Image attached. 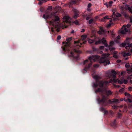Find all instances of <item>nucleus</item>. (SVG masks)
I'll list each match as a JSON object with an SVG mask.
<instances>
[{
	"label": "nucleus",
	"instance_id": "obj_1",
	"mask_svg": "<svg viewBox=\"0 0 132 132\" xmlns=\"http://www.w3.org/2000/svg\"><path fill=\"white\" fill-rule=\"evenodd\" d=\"M93 78L96 80V82L93 84V86L96 88L99 86L100 88H98L95 90L96 93H99L102 96V98L98 97L97 101L98 104L101 105L103 107L100 108V110L104 113V115H106L107 111L103 106L107 105V81H99L100 77L97 75H94Z\"/></svg>",
	"mask_w": 132,
	"mask_h": 132
},
{
	"label": "nucleus",
	"instance_id": "obj_2",
	"mask_svg": "<svg viewBox=\"0 0 132 132\" xmlns=\"http://www.w3.org/2000/svg\"><path fill=\"white\" fill-rule=\"evenodd\" d=\"M52 9V7L49 6L45 14L43 15V18L46 20L51 19V20L49 21V23L52 26L51 28L52 31L54 32L56 31L58 32L60 30V18L58 16L56 15L55 12L52 13L51 12Z\"/></svg>",
	"mask_w": 132,
	"mask_h": 132
},
{
	"label": "nucleus",
	"instance_id": "obj_3",
	"mask_svg": "<svg viewBox=\"0 0 132 132\" xmlns=\"http://www.w3.org/2000/svg\"><path fill=\"white\" fill-rule=\"evenodd\" d=\"M98 60L100 63H105V65L107 64V53L103 54L102 57L95 55H93L90 56L88 60L87 59L84 61L83 65H85V67L82 71L84 73H85L89 70L92 65L93 62Z\"/></svg>",
	"mask_w": 132,
	"mask_h": 132
},
{
	"label": "nucleus",
	"instance_id": "obj_4",
	"mask_svg": "<svg viewBox=\"0 0 132 132\" xmlns=\"http://www.w3.org/2000/svg\"><path fill=\"white\" fill-rule=\"evenodd\" d=\"M117 73L114 70H112L111 71V73L110 75V77L109 78L110 79L109 81V82L111 83L112 82H117L119 83L120 81V80L119 79H117L116 80L115 79L116 77V75Z\"/></svg>",
	"mask_w": 132,
	"mask_h": 132
},
{
	"label": "nucleus",
	"instance_id": "obj_5",
	"mask_svg": "<svg viewBox=\"0 0 132 132\" xmlns=\"http://www.w3.org/2000/svg\"><path fill=\"white\" fill-rule=\"evenodd\" d=\"M72 40V38L69 37L68 38H67L66 39V40L67 42H66V44L65 46V47H62V48L64 52H66L67 51H68L69 52L70 51L68 48L67 47V46H68L69 47H70V41Z\"/></svg>",
	"mask_w": 132,
	"mask_h": 132
},
{
	"label": "nucleus",
	"instance_id": "obj_6",
	"mask_svg": "<svg viewBox=\"0 0 132 132\" xmlns=\"http://www.w3.org/2000/svg\"><path fill=\"white\" fill-rule=\"evenodd\" d=\"M122 29L120 31V33L122 34H126L129 35L130 34V31L129 30H128L126 28L125 25H123L121 28Z\"/></svg>",
	"mask_w": 132,
	"mask_h": 132
},
{
	"label": "nucleus",
	"instance_id": "obj_7",
	"mask_svg": "<svg viewBox=\"0 0 132 132\" xmlns=\"http://www.w3.org/2000/svg\"><path fill=\"white\" fill-rule=\"evenodd\" d=\"M104 44V46L106 47H107V41L104 38H103L99 40L98 41L95 42V44L96 45L101 43Z\"/></svg>",
	"mask_w": 132,
	"mask_h": 132
},
{
	"label": "nucleus",
	"instance_id": "obj_8",
	"mask_svg": "<svg viewBox=\"0 0 132 132\" xmlns=\"http://www.w3.org/2000/svg\"><path fill=\"white\" fill-rule=\"evenodd\" d=\"M87 42L86 41H83L82 43H80L79 41H74V44H76V45L77 47V48H78L81 47V45L82 44H86Z\"/></svg>",
	"mask_w": 132,
	"mask_h": 132
},
{
	"label": "nucleus",
	"instance_id": "obj_9",
	"mask_svg": "<svg viewBox=\"0 0 132 132\" xmlns=\"http://www.w3.org/2000/svg\"><path fill=\"white\" fill-rule=\"evenodd\" d=\"M76 2L74 0H71L68 4L67 6L69 7H72L73 5L75 4Z\"/></svg>",
	"mask_w": 132,
	"mask_h": 132
},
{
	"label": "nucleus",
	"instance_id": "obj_10",
	"mask_svg": "<svg viewBox=\"0 0 132 132\" xmlns=\"http://www.w3.org/2000/svg\"><path fill=\"white\" fill-rule=\"evenodd\" d=\"M97 32L101 35L104 34L105 33V31L103 28L101 27L100 28L99 30Z\"/></svg>",
	"mask_w": 132,
	"mask_h": 132
},
{
	"label": "nucleus",
	"instance_id": "obj_11",
	"mask_svg": "<svg viewBox=\"0 0 132 132\" xmlns=\"http://www.w3.org/2000/svg\"><path fill=\"white\" fill-rule=\"evenodd\" d=\"M119 103V100L117 99H114L112 100H109L108 101V103Z\"/></svg>",
	"mask_w": 132,
	"mask_h": 132
},
{
	"label": "nucleus",
	"instance_id": "obj_12",
	"mask_svg": "<svg viewBox=\"0 0 132 132\" xmlns=\"http://www.w3.org/2000/svg\"><path fill=\"white\" fill-rule=\"evenodd\" d=\"M74 14L73 18L75 19H76L79 16V12L77 10H75L74 11Z\"/></svg>",
	"mask_w": 132,
	"mask_h": 132
},
{
	"label": "nucleus",
	"instance_id": "obj_13",
	"mask_svg": "<svg viewBox=\"0 0 132 132\" xmlns=\"http://www.w3.org/2000/svg\"><path fill=\"white\" fill-rule=\"evenodd\" d=\"M109 49L110 50V51L112 54H116L118 52L114 51L115 49V48L114 47H109Z\"/></svg>",
	"mask_w": 132,
	"mask_h": 132
},
{
	"label": "nucleus",
	"instance_id": "obj_14",
	"mask_svg": "<svg viewBox=\"0 0 132 132\" xmlns=\"http://www.w3.org/2000/svg\"><path fill=\"white\" fill-rule=\"evenodd\" d=\"M108 33L109 36H111L113 38L115 36V34L113 30L112 31H108Z\"/></svg>",
	"mask_w": 132,
	"mask_h": 132
},
{
	"label": "nucleus",
	"instance_id": "obj_15",
	"mask_svg": "<svg viewBox=\"0 0 132 132\" xmlns=\"http://www.w3.org/2000/svg\"><path fill=\"white\" fill-rule=\"evenodd\" d=\"M125 4V9L126 10L128 9L130 13H132V10H131V8L129 7V5L126 4Z\"/></svg>",
	"mask_w": 132,
	"mask_h": 132
},
{
	"label": "nucleus",
	"instance_id": "obj_16",
	"mask_svg": "<svg viewBox=\"0 0 132 132\" xmlns=\"http://www.w3.org/2000/svg\"><path fill=\"white\" fill-rule=\"evenodd\" d=\"M97 49L94 47H92V50L90 51V53H94L97 52Z\"/></svg>",
	"mask_w": 132,
	"mask_h": 132
},
{
	"label": "nucleus",
	"instance_id": "obj_17",
	"mask_svg": "<svg viewBox=\"0 0 132 132\" xmlns=\"http://www.w3.org/2000/svg\"><path fill=\"white\" fill-rule=\"evenodd\" d=\"M39 1L38 4L39 5H41L43 3L47 2V0H37Z\"/></svg>",
	"mask_w": 132,
	"mask_h": 132
},
{
	"label": "nucleus",
	"instance_id": "obj_18",
	"mask_svg": "<svg viewBox=\"0 0 132 132\" xmlns=\"http://www.w3.org/2000/svg\"><path fill=\"white\" fill-rule=\"evenodd\" d=\"M111 124L112 126H115L116 125V120H115L113 122H112Z\"/></svg>",
	"mask_w": 132,
	"mask_h": 132
},
{
	"label": "nucleus",
	"instance_id": "obj_19",
	"mask_svg": "<svg viewBox=\"0 0 132 132\" xmlns=\"http://www.w3.org/2000/svg\"><path fill=\"white\" fill-rule=\"evenodd\" d=\"M114 44V42L113 41H111L109 45L108 46V47H110V46H112Z\"/></svg>",
	"mask_w": 132,
	"mask_h": 132
},
{
	"label": "nucleus",
	"instance_id": "obj_20",
	"mask_svg": "<svg viewBox=\"0 0 132 132\" xmlns=\"http://www.w3.org/2000/svg\"><path fill=\"white\" fill-rule=\"evenodd\" d=\"M107 20V15H106L104 17L101 19V21L103 22H106V20Z\"/></svg>",
	"mask_w": 132,
	"mask_h": 132
},
{
	"label": "nucleus",
	"instance_id": "obj_21",
	"mask_svg": "<svg viewBox=\"0 0 132 132\" xmlns=\"http://www.w3.org/2000/svg\"><path fill=\"white\" fill-rule=\"evenodd\" d=\"M95 41V40L92 39H88V42L90 44H92Z\"/></svg>",
	"mask_w": 132,
	"mask_h": 132
},
{
	"label": "nucleus",
	"instance_id": "obj_22",
	"mask_svg": "<svg viewBox=\"0 0 132 132\" xmlns=\"http://www.w3.org/2000/svg\"><path fill=\"white\" fill-rule=\"evenodd\" d=\"M74 51L75 53L78 54H80L81 53V52L79 50H78L75 49L74 50Z\"/></svg>",
	"mask_w": 132,
	"mask_h": 132
},
{
	"label": "nucleus",
	"instance_id": "obj_23",
	"mask_svg": "<svg viewBox=\"0 0 132 132\" xmlns=\"http://www.w3.org/2000/svg\"><path fill=\"white\" fill-rule=\"evenodd\" d=\"M118 107V106H116L115 105H114L112 106V108L113 109L117 110Z\"/></svg>",
	"mask_w": 132,
	"mask_h": 132
},
{
	"label": "nucleus",
	"instance_id": "obj_24",
	"mask_svg": "<svg viewBox=\"0 0 132 132\" xmlns=\"http://www.w3.org/2000/svg\"><path fill=\"white\" fill-rule=\"evenodd\" d=\"M70 54L71 57H75L74 55V52L72 51L70 52Z\"/></svg>",
	"mask_w": 132,
	"mask_h": 132
},
{
	"label": "nucleus",
	"instance_id": "obj_25",
	"mask_svg": "<svg viewBox=\"0 0 132 132\" xmlns=\"http://www.w3.org/2000/svg\"><path fill=\"white\" fill-rule=\"evenodd\" d=\"M112 92L110 90H108V96L112 95Z\"/></svg>",
	"mask_w": 132,
	"mask_h": 132
},
{
	"label": "nucleus",
	"instance_id": "obj_26",
	"mask_svg": "<svg viewBox=\"0 0 132 132\" xmlns=\"http://www.w3.org/2000/svg\"><path fill=\"white\" fill-rule=\"evenodd\" d=\"M125 67L127 68H128L130 67V65L129 63H128L125 64Z\"/></svg>",
	"mask_w": 132,
	"mask_h": 132
},
{
	"label": "nucleus",
	"instance_id": "obj_27",
	"mask_svg": "<svg viewBox=\"0 0 132 132\" xmlns=\"http://www.w3.org/2000/svg\"><path fill=\"white\" fill-rule=\"evenodd\" d=\"M116 17H121V15L119 13H117L116 14Z\"/></svg>",
	"mask_w": 132,
	"mask_h": 132
},
{
	"label": "nucleus",
	"instance_id": "obj_28",
	"mask_svg": "<svg viewBox=\"0 0 132 132\" xmlns=\"http://www.w3.org/2000/svg\"><path fill=\"white\" fill-rule=\"evenodd\" d=\"M125 95L126 96H127L128 97H130V95L127 92H125Z\"/></svg>",
	"mask_w": 132,
	"mask_h": 132
},
{
	"label": "nucleus",
	"instance_id": "obj_29",
	"mask_svg": "<svg viewBox=\"0 0 132 132\" xmlns=\"http://www.w3.org/2000/svg\"><path fill=\"white\" fill-rule=\"evenodd\" d=\"M124 5H123L122 6H121L120 7V9L122 11L125 8H124Z\"/></svg>",
	"mask_w": 132,
	"mask_h": 132
},
{
	"label": "nucleus",
	"instance_id": "obj_30",
	"mask_svg": "<svg viewBox=\"0 0 132 132\" xmlns=\"http://www.w3.org/2000/svg\"><path fill=\"white\" fill-rule=\"evenodd\" d=\"M122 116V114L120 113H118V117L120 118Z\"/></svg>",
	"mask_w": 132,
	"mask_h": 132
},
{
	"label": "nucleus",
	"instance_id": "obj_31",
	"mask_svg": "<svg viewBox=\"0 0 132 132\" xmlns=\"http://www.w3.org/2000/svg\"><path fill=\"white\" fill-rule=\"evenodd\" d=\"M93 21V19H91L90 20L88 21L89 24H92Z\"/></svg>",
	"mask_w": 132,
	"mask_h": 132
},
{
	"label": "nucleus",
	"instance_id": "obj_32",
	"mask_svg": "<svg viewBox=\"0 0 132 132\" xmlns=\"http://www.w3.org/2000/svg\"><path fill=\"white\" fill-rule=\"evenodd\" d=\"M128 46H126L125 48L127 49H129L130 48L129 44V43L127 44Z\"/></svg>",
	"mask_w": 132,
	"mask_h": 132
},
{
	"label": "nucleus",
	"instance_id": "obj_33",
	"mask_svg": "<svg viewBox=\"0 0 132 132\" xmlns=\"http://www.w3.org/2000/svg\"><path fill=\"white\" fill-rule=\"evenodd\" d=\"M74 23L77 25H78L79 24V23L78 21L77 20H76L74 22Z\"/></svg>",
	"mask_w": 132,
	"mask_h": 132
},
{
	"label": "nucleus",
	"instance_id": "obj_34",
	"mask_svg": "<svg viewBox=\"0 0 132 132\" xmlns=\"http://www.w3.org/2000/svg\"><path fill=\"white\" fill-rule=\"evenodd\" d=\"M126 45V44L122 43L121 44V46L122 47H124Z\"/></svg>",
	"mask_w": 132,
	"mask_h": 132
},
{
	"label": "nucleus",
	"instance_id": "obj_35",
	"mask_svg": "<svg viewBox=\"0 0 132 132\" xmlns=\"http://www.w3.org/2000/svg\"><path fill=\"white\" fill-rule=\"evenodd\" d=\"M109 113L112 116H113V114H114V113L113 112V111L111 110H110Z\"/></svg>",
	"mask_w": 132,
	"mask_h": 132
},
{
	"label": "nucleus",
	"instance_id": "obj_36",
	"mask_svg": "<svg viewBox=\"0 0 132 132\" xmlns=\"http://www.w3.org/2000/svg\"><path fill=\"white\" fill-rule=\"evenodd\" d=\"M99 66V65L98 64H96L94 65V67L95 68H97Z\"/></svg>",
	"mask_w": 132,
	"mask_h": 132
},
{
	"label": "nucleus",
	"instance_id": "obj_37",
	"mask_svg": "<svg viewBox=\"0 0 132 132\" xmlns=\"http://www.w3.org/2000/svg\"><path fill=\"white\" fill-rule=\"evenodd\" d=\"M123 81L122 79H121L120 80V81L119 82V83L121 84H122L123 83Z\"/></svg>",
	"mask_w": 132,
	"mask_h": 132
},
{
	"label": "nucleus",
	"instance_id": "obj_38",
	"mask_svg": "<svg viewBox=\"0 0 132 132\" xmlns=\"http://www.w3.org/2000/svg\"><path fill=\"white\" fill-rule=\"evenodd\" d=\"M113 54V57L116 58V59L118 58V57L116 55V54Z\"/></svg>",
	"mask_w": 132,
	"mask_h": 132
},
{
	"label": "nucleus",
	"instance_id": "obj_39",
	"mask_svg": "<svg viewBox=\"0 0 132 132\" xmlns=\"http://www.w3.org/2000/svg\"><path fill=\"white\" fill-rule=\"evenodd\" d=\"M127 82L128 81L126 79H124L123 81V82L125 84H126L127 83Z\"/></svg>",
	"mask_w": 132,
	"mask_h": 132
},
{
	"label": "nucleus",
	"instance_id": "obj_40",
	"mask_svg": "<svg viewBox=\"0 0 132 132\" xmlns=\"http://www.w3.org/2000/svg\"><path fill=\"white\" fill-rule=\"evenodd\" d=\"M61 38V36L60 35H59L57 37V40H59Z\"/></svg>",
	"mask_w": 132,
	"mask_h": 132
},
{
	"label": "nucleus",
	"instance_id": "obj_41",
	"mask_svg": "<svg viewBox=\"0 0 132 132\" xmlns=\"http://www.w3.org/2000/svg\"><path fill=\"white\" fill-rule=\"evenodd\" d=\"M92 5V4L90 3H89L87 7L88 8H89Z\"/></svg>",
	"mask_w": 132,
	"mask_h": 132
},
{
	"label": "nucleus",
	"instance_id": "obj_42",
	"mask_svg": "<svg viewBox=\"0 0 132 132\" xmlns=\"http://www.w3.org/2000/svg\"><path fill=\"white\" fill-rule=\"evenodd\" d=\"M104 48V46H101L100 47V49L101 50L103 49Z\"/></svg>",
	"mask_w": 132,
	"mask_h": 132
},
{
	"label": "nucleus",
	"instance_id": "obj_43",
	"mask_svg": "<svg viewBox=\"0 0 132 132\" xmlns=\"http://www.w3.org/2000/svg\"><path fill=\"white\" fill-rule=\"evenodd\" d=\"M122 54L123 55V57H126V56H127V55H126V53H122Z\"/></svg>",
	"mask_w": 132,
	"mask_h": 132
},
{
	"label": "nucleus",
	"instance_id": "obj_44",
	"mask_svg": "<svg viewBox=\"0 0 132 132\" xmlns=\"http://www.w3.org/2000/svg\"><path fill=\"white\" fill-rule=\"evenodd\" d=\"M128 90L129 91H131L132 90V87H129L128 88Z\"/></svg>",
	"mask_w": 132,
	"mask_h": 132
},
{
	"label": "nucleus",
	"instance_id": "obj_45",
	"mask_svg": "<svg viewBox=\"0 0 132 132\" xmlns=\"http://www.w3.org/2000/svg\"><path fill=\"white\" fill-rule=\"evenodd\" d=\"M112 23L111 22H110V23H109L108 24V27H110L111 26V24H112Z\"/></svg>",
	"mask_w": 132,
	"mask_h": 132
},
{
	"label": "nucleus",
	"instance_id": "obj_46",
	"mask_svg": "<svg viewBox=\"0 0 132 132\" xmlns=\"http://www.w3.org/2000/svg\"><path fill=\"white\" fill-rule=\"evenodd\" d=\"M121 62V60H119V59L117 61V62L118 63H120Z\"/></svg>",
	"mask_w": 132,
	"mask_h": 132
},
{
	"label": "nucleus",
	"instance_id": "obj_47",
	"mask_svg": "<svg viewBox=\"0 0 132 132\" xmlns=\"http://www.w3.org/2000/svg\"><path fill=\"white\" fill-rule=\"evenodd\" d=\"M108 20H109V21L110 22H111L112 21V19H110V18H108Z\"/></svg>",
	"mask_w": 132,
	"mask_h": 132
},
{
	"label": "nucleus",
	"instance_id": "obj_48",
	"mask_svg": "<svg viewBox=\"0 0 132 132\" xmlns=\"http://www.w3.org/2000/svg\"><path fill=\"white\" fill-rule=\"evenodd\" d=\"M127 100L129 102L131 103L132 102V101L131 99L129 98H128Z\"/></svg>",
	"mask_w": 132,
	"mask_h": 132
},
{
	"label": "nucleus",
	"instance_id": "obj_49",
	"mask_svg": "<svg viewBox=\"0 0 132 132\" xmlns=\"http://www.w3.org/2000/svg\"><path fill=\"white\" fill-rule=\"evenodd\" d=\"M114 86L116 87H120V86L118 85H114Z\"/></svg>",
	"mask_w": 132,
	"mask_h": 132
},
{
	"label": "nucleus",
	"instance_id": "obj_50",
	"mask_svg": "<svg viewBox=\"0 0 132 132\" xmlns=\"http://www.w3.org/2000/svg\"><path fill=\"white\" fill-rule=\"evenodd\" d=\"M120 37L119 35H118L117 36V37L116 38L117 39H119L120 38Z\"/></svg>",
	"mask_w": 132,
	"mask_h": 132
},
{
	"label": "nucleus",
	"instance_id": "obj_51",
	"mask_svg": "<svg viewBox=\"0 0 132 132\" xmlns=\"http://www.w3.org/2000/svg\"><path fill=\"white\" fill-rule=\"evenodd\" d=\"M123 88H121V89H120L119 90V92H122L123 91Z\"/></svg>",
	"mask_w": 132,
	"mask_h": 132
},
{
	"label": "nucleus",
	"instance_id": "obj_52",
	"mask_svg": "<svg viewBox=\"0 0 132 132\" xmlns=\"http://www.w3.org/2000/svg\"><path fill=\"white\" fill-rule=\"evenodd\" d=\"M93 72V73L92 74V75H93L95 73V71L94 70H92V71L91 72Z\"/></svg>",
	"mask_w": 132,
	"mask_h": 132
},
{
	"label": "nucleus",
	"instance_id": "obj_53",
	"mask_svg": "<svg viewBox=\"0 0 132 132\" xmlns=\"http://www.w3.org/2000/svg\"><path fill=\"white\" fill-rule=\"evenodd\" d=\"M128 108H131L132 105H130L129 104H128Z\"/></svg>",
	"mask_w": 132,
	"mask_h": 132
},
{
	"label": "nucleus",
	"instance_id": "obj_54",
	"mask_svg": "<svg viewBox=\"0 0 132 132\" xmlns=\"http://www.w3.org/2000/svg\"><path fill=\"white\" fill-rule=\"evenodd\" d=\"M131 25L129 24H128L126 25V27L128 28H129L130 27Z\"/></svg>",
	"mask_w": 132,
	"mask_h": 132
},
{
	"label": "nucleus",
	"instance_id": "obj_55",
	"mask_svg": "<svg viewBox=\"0 0 132 132\" xmlns=\"http://www.w3.org/2000/svg\"><path fill=\"white\" fill-rule=\"evenodd\" d=\"M85 31V29H84L82 28L81 29V32H84Z\"/></svg>",
	"mask_w": 132,
	"mask_h": 132
},
{
	"label": "nucleus",
	"instance_id": "obj_56",
	"mask_svg": "<svg viewBox=\"0 0 132 132\" xmlns=\"http://www.w3.org/2000/svg\"><path fill=\"white\" fill-rule=\"evenodd\" d=\"M117 39H118L116 38L114 40L117 43H118L119 42V41Z\"/></svg>",
	"mask_w": 132,
	"mask_h": 132
},
{
	"label": "nucleus",
	"instance_id": "obj_57",
	"mask_svg": "<svg viewBox=\"0 0 132 132\" xmlns=\"http://www.w3.org/2000/svg\"><path fill=\"white\" fill-rule=\"evenodd\" d=\"M113 3V1H111L109 2V4H111Z\"/></svg>",
	"mask_w": 132,
	"mask_h": 132
},
{
	"label": "nucleus",
	"instance_id": "obj_58",
	"mask_svg": "<svg viewBox=\"0 0 132 132\" xmlns=\"http://www.w3.org/2000/svg\"><path fill=\"white\" fill-rule=\"evenodd\" d=\"M127 55V56H130V54L129 53H126Z\"/></svg>",
	"mask_w": 132,
	"mask_h": 132
},
{
	"label": "nucleus",
	"instance_id": "obj_59",
	"mask_svg": "<svg viewBox=\"0 0 132 132\" xmlns=\"http://www.w3.org/2000/svg\"><path fill=\"white\" fill-rule=\"evenodd\" d=\"M124 16H125V17H128V16L127 14H124Z\"/></svg>",
	"mask_w": 132,
	"mask_h": 132
},
{
	"label": "nucleus",
	"instance_id": "obj_60",
	"mask_svg": "<svg viewBox=\"0 0 132 132\" xmlns=\"http://www.w3.org/2000/svg\"><path fill=\"white\" fill-rule=\"evenodd\" d=\"M104 4L105 5H106L107 7V2H106L104 3Z\"/></svg>",
	"mask_w": 132,
	"mask_h": 132
},
{
	"label": "nucleus",
	"instance_id": "obj_61",
	"mask_svg": "<svg viewBox=\"0 0 132 132\" xmlns=\"http://www.w3.org/2000/svg\"><path fill=\"white\" fill-rule=\"evenodd\" d=\"M89 19V17H87L86 18V19L87 20H88Z\"/></svg>",
	"mask_w": 132,
	"mask_h": 132
},
{
	"label": "nucleus",
	"instance_id": "obj_62",
	"mask_svg": "<svg viewBox=\"0 0 132 132\" xmlns=\"http://www.w3.org/2000/svg\"><path fill=\"white\" fill-rule=\"evenodd\" d=\"M129 46L130 47L132 48V43H131L130 45H129Z\"/></svg>",
	"mask_w": 132,
	"mask_h": 132
},
{
	"label": "nucleus",
	"instance_id": "obj_63",
	"mask_svg": "<svg viewBox=\"0 0 132 132\" xmlns=\"http://www.w3.org/2000/svg\"><path fill=\"white\" fill-rule=\"evenodd\" d=\"M74 32H75L74 31V30H72V31L71 32V33H73Z\"/></svg>",
	"mask_w": 132,
	"mask_h": 132
},
{
	"label": "nucleus",
	"instance_id": "obj_64",
	"mask_svg": "<svg viewBox=\"0 0 132 132\" xmlns=\"http://www.w3.org/2000/svg\"><path fill=\"white\" fill-rule=\"evenodd\" d=\"M110 63V62L109 60H108V65Z\"/></svg>",
	"mask_w": 132,
	"mask_h": 132
}]
</instances>
